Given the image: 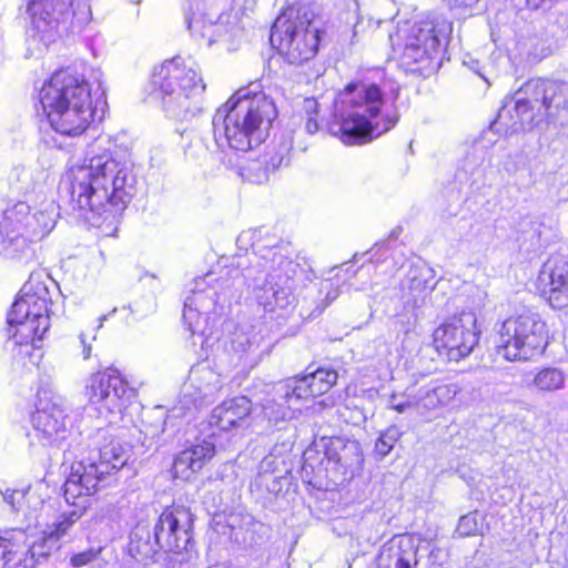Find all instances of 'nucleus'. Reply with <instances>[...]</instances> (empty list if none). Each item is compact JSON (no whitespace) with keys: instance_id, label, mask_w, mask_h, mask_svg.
Wrapping results in <instances>:
<instances>
[{"instance_id":"nucleus-1","label":"nucleus","mask_w":568,"mask_h":568,"mask_svg":"<svg viewBox=\"0 0 568 568\" xmlns=\"http://www.w3.org/2000/svg\"><path fill=\"white\" fill-rule=\"evenodd\" d=\"M240 243L251 242L252 252L236 257V271L253 286L258 305L266 312L287 308L306 276L290 244L280 242L266 227L243 232Z\"/></svg>"},{"instance_id":"nucleus-2","label":"nucleus","mask_w":568,"mask_h":568,"mask_svg":"<svg viewBox=\"0 0 568 568\" xmlns=\"http://www.w3.org/2000/svg\"><path fill=\"white\" fill-rule=\"evenodd\" d=\"M67 179L73 211L93 225L103 215L123 211L135 192L136 178L132 165L102 153L71 166Z\"/></svg>"},{"instance_id":"nucleus-3","label":"nucleus","mask_w":568,"mask_h":568,"mask_svg":"<svg viewBox=\"0 0 568 568\" xmlns=\"http://www.w3.org/2000/svg\"><path fill=\"white\" fill-rule=\"evenodd\" d=\"M276 118V106L260 83L240 88L213 115L215 143L242 152L253 150L267 139Z\"/></svg>"},{"instance_id":"nucleus-4","label":"nucleus","mask_w":568,"mask_h":568,"mask_svg":"<svg viewBox=\"0 0 568 568\" xmlns=\"http://www.w3.org/2000/svg\"><path fill=\"white\" fill-rule=\"evenodd\" d=\"M384 92L372 82L349 83L335 102L329 132L346 145L366 143L389 131L398 121L396 114L381 115Z\"/></svg>"},{"instance_id":"nucleus-5","label":"nucleus","mask_w":568,"mask_h":568,"mask_svg":"<svg viewBox=\"0 0 568 568\" xmlns=\"http://www.w3.org/2000/svg\"><path fill=\"white\" fill-rule=\"evenodd\" d=\"M39 98L51 128L60 135L80 136L93 120L91 84L70 69L54 72Z\"/></svg>"},{"instance_id":"nucleus-6","label":"nucleus","mask_w":568,"mask_h":568,"mask_svg":"<svg viewBox=\"0 0 568 568\" xmlns=\"http://www.w3.org/2000/svg\"><path fill=\"white\" fill-rule=\"evenodd\" d=\"M151 85L169 118L187 121L203 110L205 84L193 61L187 64L181 57L164 61L154 68Z\"/></svg>"},{"instance_id":"nucleus-7","label":"nucleus","mask_w":568,"mask_h":568,"mask_svg":"<svg viewBox=\"0 0 568 568\" xmlns=\"http://www.w3.org/2000/svg\"><path fill=\"white\" fill-rule=\"evenodd\" d=\"M95 445L87 460L74 463L64 483V495L69 501L81 495H92L106 475L120 470L129 460V449L109 429H98L92 438Z\"/></svg>"},{"instance_id":"nucleus-8","label":"nucleus","mask_w":568,"mask_h":568,"mask_svg":"<svg viewBox=\"0 0 568 568\" xmlns=\"http://www.w3.org/2000/svg\"><path fill=\"white\" fill-rule=\"evenodd\" d=\"M450 32L452 23L436 17L415 22L409 28H399L395 37L389 36V40L400 65L426 77L435 70L434 60L443 39Z\"/></svg>"},{"instance_id":"nucleus-9","label":"nucleus","mask_w":568,"mask_h":568,"mask_svg":"<svg viewBox=\"0 0 568 568\" xmlns=\"http://www.w3.org/2000/svg\"><path fill=\"white\" fill-rule=\"evenodd\" d=\"M49 284L54 282L44 270L33 271L7 315L8 324L26 339L40 341L50 328Z\"/></svg>"},{"instance_id":"nucleus-10","label":"nucleus","mask_w":568,"mask_h":568,"mask_svg":"<svg viewBox=\"0 0 568 568\" xmlns=\"http://www.w3.org/2000/svg\"><path fill=\"white\" fill-rule=\"evenodd\" d=\"M314 12L306 6L290 8L278 17L272 29L270 41L291 64H301L312 59L318 48L320 29Z\"/></svg>"},{"instance_id":"nucleus-11","label":"nucleus","mask_w":568,"mask_h":568,"mask_svg":"<svg viewBox=\"0 0 568 568\" xmlns=\"http://www.w3.org/2000/svg\"><path fill=\"white\" fill-rule=\"evenodd\" d=\"M497 352L510 362H526L544 353L547 345L546 324L532 312L506 318L498 328Z\"/></svg>"},{"instance_id":"nucleus-12","label":"nucleus","mask_w":568,"mask_h":568,"mask_svg":"<svg viewBox=\"0 0 568 568\" xmlns=\"http://www.w3.org/2000/svg\"><path fill=\"white\" fill-rule=\"evenodd\" d=\"M523 93L535 104L529 110L526 104L519 106L525 123H552L568 126V82L545 78L530 79L523 84Z\"/></svg>"},{"instance_id":"nucleus-13","label":"nucleus","mask_w":568,"mask_h":568,"mask_svg":"<svg viewBox=\"0 0 568 568\" xmlns=\"http://www.w3.org/2000/svg\"><path fill=\"white\" fill-rule=\"evenodd\" d=\"M237 276L239 271H235L232 283L223 277L213 278V274L195 280L192 294L185 298L183 310V322L193 335L206 334L209 314L215 312L216 306L226 301Z\"/></svg>"},{"instance_id":"nucleus-14","label":"nucleus","mask_w":568,"mask_h":568,"mask_svg":"<svg viewBox=\"0 0 568 568\" xmlns=\"http://www.w3.org/2000/svg\"><path fill=\"white\" fill-rule=\"evenodd\" d=\"M85 395L101 415H120L130 400L135 396V389L130 387L118 369L106 368L92 374L85 385Z\"/></svg>"},{"instance_id":"nucleus-15","label":"nucleus","mask_w":568,"mask_h":568,"mask_svg":"<svg viewBox=\"0 0 568 568\" xmlns=\"http://www.w3.org/2000/svg\"><path fill=\"white\" fill-rule=\"evenodd\" d=\"M32 440L42 446L60 445L68 437V406L65 400L49 392L39 394L36 410L31 414Z\"/></svg>"},{"instance_id":"nucleus-16","label":"nucleus","mask_w":568,"mask_h":568,"mask_svg":"<svg viewBox=\"0 0 568 568\" xmlns=\"http://www.w3.org/2000/svg\"><path fill=\"white\" fill-rule=\"evenodd\" d=\"M433 336L436 348L445 351L449 361L458 362L478 344L477 317L471 311H463L438 326Z\"/></svg>"},{"instance_id":"nucleus-17","label":"nucleus","mask_w":568,"mask_h":568,"mask_svg":"<svg viewBox=\"0 0 568 568\" xmlns=\"http://www.w3.org/2000/svg\"><path fill=\"white\" fill-rule=\"evenodd\" d=\"M193 515L184 507L166 508L154 525L159 548L164 551L187 550L192 540Z\"/></svg>"},{"instance_id":"nucleus-18","label":"nucleus","mask_w":568,"mask_h":568,"mask_svg":"<svg viewBox=\"0 0 568 568\" xmlns=\"http://www.w3.org/2000/svg\"><path fill=\"white\" fill-rule=\"evenodd\" d=\"M73 0H26V13L32 31L50 41L61 24L73 14Z\"/></svg>"},{"instance_id":"nucleus-19","label":"nucleus","mask_w":568,"mask_h":568,"mask_svg":"<svg viewBox=\"0 0 568 568\" xmlns=\"http://www.w3.org/2000/svg\"><path fill=\"white\" fill-rule=\"evenodd\" d=\"M334 369L320 367L302 377H295L277 384L280 398L307 399L327 393L337 381Z\"/></svg>"},{"instance_id":"nucleus-20","label":"nucleus","mask_w":568,"mask_h":568,"mask_svg":"<svg viewBox=\"0 0 568 568\" xmlns=\"http://www.w3.org/2000/svg\"><path fill=\"white\" fill-rule=\"evenodd\" d=\"M420 541L410 535H397L383 545L377 568H422Z\"/></svg>"},{"instance_id":"nucleus-21","label":"nucleus","mask_w":568,"mask_h":568,"mask_svg":"<svg viewBox=\"0 0 568 568\" xmlns=\"http://www.w3.org/2000/svg\"><path fill=\"white\" fill-rule=\"evenodd\" d=\"M538 284L554 308L568 306V263L564 258H548L539 272Z\"/></svg>"},{"instance_id":"nucleus-22","label":"nucleus","mask_w":568,"mask_h":568,"mask_svg":"<svg viewBox=\"0 0 568 568\" xmlns=\"http://www.w3.org/2000/svg\"><path fill=\"white\" fill-rule=\"evenodd\" d=\"M251 412L252 403L246 396L226 399L212 410L210 425L225 432L245 427Z\"/></svg>"},{"instance_id":"nucleus-23","label":"nucleus","mask_w":568,"mask_h":568,"mask_svg":"<svg viewBox=\"0 0 568 568\" xmlns=\"http://www.w3.org/2000/svg\"><path fill=\"white\" fill-rule=\"evenodd\" d=\"M229 19V16H221L217 21H212L193 13L186 17V23L193 36L206 39L207 45H212L219 41L233 42L241 33L236 23H231Z\"/></svg>"},{"instance_id":"nucleus-24","label":"nucleus","mask_w":568,"mask_h":568,"mask_svg":"<svg viewBox=\"0 0 568 568\" xmlns=\"http://www.w3.org/2000/svg\"><path fill=\"white\" fill-rule=\"evenodd\" d=\"M526 104L529 110H535V104L529 101V98L523 93V87L516 93L513 102L507 103L498 111L496 120L490 124V129L497 133L511 134L519 131H529L534 128L540 126V123H525L521 119L519 106Z\"/></svg>"},{"instance_id":"nucleus-25","label":"nucleus","mask_w":568,"mask_h":568,"mask_svg":"<svg viewBox=\"0 0 568 568\" xmlns=\"http://www.w3.org/2000/svg\"><path fill=\"white\" fill-rule=\"evenodd\" d=\"M435 273L425 262L412 263L409 270L402 281V290L405 293L406 303L414 307L424 303L426 296L433 291Z\"/></svg>"},{"instance_id":"nucleus-26","label":"nucleus","mask_w":568,"mask_h":568,"mask_svg":"<svg viewBox=\"0 0 568 568\" xmlns=\"http://www.w3.org/2000/svg\"><path fill=\"white\" fill-rule=\"evenodd\" d=\"M457 384H446L439 382H429L420 387L414 386L415 410L419 414L438 409L448 405L459 393Z\"/></svg>"},{"instance_id":"nucleus-27","label":"nucleus","mask_w":568,"mask_h":568,"mask_svg":"<svg viewBox=\"0 0 568 568\" xmlns=\"http://www.w3.org/2000/svg\"><path fill=\"white\" fill-rule=\"evenodd\" d=\"M215 446L213 443L203 440L182 450L174 459V477L189 480L200 471L203 466L214 456Z\"/></svg>"},{"instance_id":"nucleus-28","label":"nucleus","mask_w":568,"mask_h":568,"mask_svg":"<svg viewBox=\"0 0 568 568\" xmlns=\"http://www.w3.org/2000/svg\"><path fill=\"white\" fill-rule=\"evenodd\" d=\"M260 336L253 329L250 332L236 328L226 344V352L231 355L234 366L255 365L258 362Z\"/></svg>"},{"instance_id":"nucleus-29","label":"nucleus","mask_w":568,"mask_h":568,"mask_svg":"<svg viewBox=\"0 0 568 568\" xmlns=\"http://www.w3.org/2000/svg\"><path fill=\"white\" fill-rule=\"evenodd\" d=\"M2 239L0 242V253L6 258L17 260L22 263L33 261L36 255L34 241L27 231L9 227L1 229Z\"/></svg>"},{"instance_id":"nucleus-30","label":"nucleus","mask_w":568,"mask_h":568,"mask_svg":"<svg viewBox=\"0 0 568 568\" xmlns=\"http://www.w3.org/2000/svg\"><path fill=\"white\" fill-rule=\"evenodd\" d=\"M2 497L14 511L22 514L28 526L38 524L39 517L44 507V499L38 489H7L2 493Z\"/></svg>"},{"instance_id":"nucleus-31","label":"nucleus","mask_w":568,"mask_h":568,"mask_svg":"<svg viewBox=\"0 0 568 568\" xmlns=\"http://www.w3.org/2000/svg\"><path fill=\"white\" fill-rule=\"evenodd\" d=\"M30 537L24 529H11L0 536V561L2 568L8 565L27 568Z\"/></svg>"},{"instance_id":"nucleus-32","label":"nucleus","mask_w":568,"mask_h":568,"mask_svg":"<svg viewBox=\"0 0 568 568\" xmlns=\"http://www.w3.org/2000/svg\"><path fill=\"white\" fill-rule=\"evenodd\" d=\"M324 456L327 463L345 471L358 468L363 463L361 446L356 440H346L342 437H334L325 445Z\"/></svg>"},{"instance_id":"nucleus-33","label":"nucleus","mask_w":568,"mask_h":568,"mask_svg":"<svg viewBox=\"0 0 568 568\" xmlns=\"http://www.w3.org/2000/svg\"><path fill=\"white\" fill-rule=\"evenodd\" d=\"M222 387L220 375L206 364H197L190 371L185 390L194 389L189 395L193 397V402L197 403L210 400Z\"/></svg>"},{"instance_id":"nucleus-34","label":"nucleus","mask_w":568,"mask_h":568,"mask_svg":"<svg viewBox=\"0 0 568 568\" xmlns=\"http://www.w3.org/2000/svg\"><path fill=\"white\" fill-rule=\"evenodd\" d=\"M64 499L65 495L63 494ZM87 495H81L75 498H71L69 501L65 500L67 504L71 505L73 508L69 510H63L54 523L47 526V529L61 542L62 539L69 536L73 529V526L79 521V519L83 516L87 508V500L82 499Z\"/></svg>"},{"instance_id":"nucleus-35","label":"nucleus","mask_w":568,"mask_h":568,"mask_svg":"<svg viewBox=\"0 0 568 568\" xmlns=\"http://www.w3.org/2000/svg\"><path fill=\"white\" fill-rule=\"evenodd\" d=\"M61 548V542L45 528L29 541L27 568H33Z\"/></svg>"},{"instance_id":"nucleus-36","label":"nucleus","mask_w":568,"mask_h":568,"mask_svg":"<svg viewBox=\"0 0 568 568\" xmlns=\"http://www.w3.org/2000/svg\"><path fill=\"white\" fill-rule=\"evenodd\" d=\"M159 544L155 540L154 532L151 536L150 530L144 525H136L130 536L129 552L139 561L152 558L159 550Z\"/></svg>"},{"instance_id":"nucleus-37","label":"nucleus","mask_w":568,"mask_h":568,"mask_svg":"<svg viewBox=\"0 0 568 568\" xmlns=\"http://www.w3.org/2000/svg\"><path fill=\"white\" fill-rule=\"evenodd\" d=\"M566 373L555 366H545L536 371L529 386L539 393H556L565 388Z\"/></svg>"},{"instance_id":"nucleus-38","label":"nucleus","mask_w":568,"mask_h":568,"mask_svg":"<svg viewBox=\"0 0 568 568\" xmlns=\"http://www.w3.org/2000/svg\"><path fill=\"white\" fill-rule=\"evenodd\" d=\"M297 402L298 400H296V399L287 400L286 398L285 399L280 398L278 394H277V384H276L274 386L273 397L265 399L262 405L263 416L271 424L277 425L280 422H284L291 416V410L294 409V405Z\"/></svg>"},{"instance_id":"nucleus-39","label":"nucleus","mask_w":568,"mask_h":568,"mask_svg":"<svg viewBox=\"0 0 568 568\" xmlns=\"http://www.w3.org/2000/svg\"><path fill=\"white\" fill-rule=\"evenodd\" d=\"M54 224L55 220L52 214L39 211L26 221L24 230L38 240L49 234L53 230Z\"/></svg>"},{"instance_id":"nucleus-40","label":"nucleus","mask_w":568,"mask_h":568,"mask_svg":"<svg viewBox=\"0 0 568 568\" xmlns=\"http://www.w3.org/2000/svg\"><path fill=\"white\" fill-rule=\"evenodd\" d=\"M275 463L274 457L266 456L260 464V473L255 479V485L258 487H265L268 493L276 494L281 490V483L278 477L275 476L273 464Z\"/></svg>"},{"instance_id":"nucleus-41","label":"nucleus","mask_w":568,"mask_h":568,"mask_svg":"<svg viewBox=\"0 0 568 568\" xmlns=\"http://www.w3.org/2000/svg\"><path fill=\"white\" fill-rule=\"evenodd\" d=\"M30 215V207L26 202H18L4 212L1 229L16 227L24 231V223Z\"/></svg>"},{"instance_id":"nucleus-42","label":"nucleus","mask_w":568,"mask_h":568,"mask_svg":"<svg viewBox=\"0 0 568 568\" xmlns=\"http://www.w3.org/2000/svg\"><path fill=\"white\" fill-rule=\"evenodd\" d=\"M242 170V175L252 183L261 184L268 180L270 169L263 163V160L252 161Z\"/></svg>"},{"instance_id":"nucleus-43","label":"nucleus","mask_w":568,"mask_h":568,"mask_svg":"<svg viewBox=\"0 0 568 568\" xmlns=\"http://www.w3.org/2000/svg\"><path fill=\"white\" fill-rule=\"evenodd\" d=\"M105 320V316L100 318V324L92 328L91 332H81L73 341L72 348L74 352L81 351V355L83 359H89L91 356V342L95 341V332L102 326V322Z\"/></svg>"},{"instance_id":"nucleus-44","label":"nucleus","mask_w":568,"mask_h":568,"mask_svg":"<svg viewBox=\"0 0 568 568\" xmlns=\"http://www.w3.org/2000/svg\"><path fill=\"white\" fill-rule=\"evenodd\" d=\"M400 432L396 426L388 427L385 432L381 434L375 444L376 453L385 457L393 449L395 443L399 439Z\"/></svg>"},{"instance_id":"nucleus-45","label":"nucleus","mask_w":568,"mask_h":568,"mask_svg":"<svg viewBox=\"0 0 568 568\" xmlns=\"http://www.w3.org/2000/svg\"><path fill=\"white\" fill-rule=\"evenodd\" d=\"M403 398H404V400H397L398 396L393 394L389 398L388 407L390 409L396 410L399 414H403L412 408L415 409L414 402H416V398H415V393H414V386H409L406 388V390L403 395Z\"/></svg>"},{"instance_id":"nucleus-46","label":"nucleus","mask_w":568,"mask_h":568,"mask_svg":"<svg viewBox=\"0 0 568 568\" xmlns=\"http://www.w3.org/2000/svg\"><path fill=\"white\" fill-rule=\"evenodd\" d=\"M478 513H469L460 517L456 531L462 537L476 535L479 531Z\"/></svg>"},{"instance_id":"nucleus-47","label":"nucleus","mask_w":568,"mask_h":568,"mask_svg":"<svg viewBox=\"0 0 568 568\" xmlns=\"http://www.w3.org/2000/svg\"><path fill=\"white\" fill-rule=\"evenodd\" d=\"M290 149L291 146L287 143H284L280 145L274 155H264L263 163L266 164V166L270 169V172L281 168L282 165L288 164L290 160L287 155L290 153Z\"/></svg>"},{"instance_id":"nucleus-48","label":"nucleus","mask_w":568,"mask_h":568,"mask_svg":"<svg viewBox=\"0 0 568 568\" xmlns=\"http://www.w3.org/2000/svg\"><path fill=\"white\" fill-rule=\"evenodd\" d=\"M318 292L321 295H324V304L321 306V312L339 296L338 287L329 280L321 282Z\"/></svg>"},{"instance_id":"nucleus-49","label":"nucleus","mask_w":568,"mask_h":568,"mask_svg":"<svg viewBox=\"0 0 568 568\" xmlns=\"http://www.w3.org/2000/svg\"><path fill=\"white\" fill-rule=\"evenodd\" d=\"M427 552L426 561L423 560L422 568H440L443 565L444 552L439 548L429 549V544L420 546V551Z\"/></svg>"},{"instance_id":"nucleus-50","label":"nucleus","mask_w":568,"mask_h":568,"mask_svg":"<svg viewBox=\"0 0 568 568\" xmlns=\"http://www.w3.org/2000/svg\"><path fill=\"white\" fill-rule=\"evenodd\" d=\"M101 549L90 548L84 551L73 555L70 559V564L74 568H81L97 559Z\"/></svg>"},{"instance_id":"nucleus-51","label":"nucleus","mask_w":568,"mask_h":568,"mask_svg":"<svg viewBox=\"0 0 568 568\" xmlns=\"http://www.w3.org/2000/svg\"><path fill=\"white\" fill-rule=\"evenodd\" d=\"M164 419L160 417L155 425L145 426V429L143 430L145 434V440L152 442L153 439L158 438L164 430ZM142 445L150 446L151 443L146 444L143 442Z\"/></svg>"},{"instance_id":"nucleus-52","label":"nucleus","mask_w":568,"mask_h":568,"mask_svg":"<svg viewBox=\"0 0 568 568\" xmlns=\"http://www.w3.org/2000/svg\"><path fill=\"white\" fill-rule=\"evenodd\" d=\"M318 454L317 450L313 448H307L303 454L304 459V469L311 468L312 470H315L316 464H315V456Z\"/></svg>"},{"instance_id":"nucleus-53","label":"nucleus","mask_w":568,"mask_h":568,"mask_svg":"<svg viewBox=\"0 0 568 568\" xmlns=\"http://www.w3.org/2000/svg\"><path fill=\"white\" fill-rule=\"evenodd\" d=\"M305 129L308 133L314 134L318 130V123L317 120L313 116H310L305 123Z\"/></svg>"},{"instance_id":"nucleus-54","label":"nucleus","mask_w":568,"mask_h":568,"mask_svg":"<svg viewBox=\"0 0 568 568\" xmlns=\"http://www.w3.org/2000/svg\"><path fill=\"white\" fill-rule=\"evenodd\" d=\"M552 1L554 0H526V4L528 8L536 10L542 7L544 4L550 3Z\"/></svg>"},{"instance_id":"nucleus-55","label":"nucleus","mask_w":568,"mask_h":568,"mask_svg":"<svg viewBox=\"0 0 568 568\" xmlns=\"http://www.w3.org/2000/svg\"><path fill=\"white\" fill-rule=\"evenodd\" d=\"M552 1L554 0H526V4L528 8L536 10L542 7L544 4L550 3Z\"/></svg>"},{"instance_id":"nucleus-56","label":"nucleus","mask_w":568,"mask_h":568,"mask_svg":"<svg viewBox=\"0 0 568 568\" xmlns=\"http://www.w3.org/2000/svg\"><path fill=\"white\" fill-rule=\"evenodd\" d=\"M452 4L456 7H471L477 3L478 0H448Z\"/></svg>"},{"instance_id":"nucleus-57","label":"nucleus","mask_w":568,"mask_h":568,"mask_svg":"<svg viewBox=\"0 0 568 568\" xmlns=\"http://www.w3.org/2000/svg\"><path fill=\"white\" fill-rule=\"evenodd\" d=\"M379 250H383V252L387 254L390 251L389 243L382 244L381 247L378 248V251Z\"/></svg>"},{"instance_id":"nucleus-58","label":"nucleus","mask_w":568,"mask_h":568,"mask_svg":"<svg viewBox=\"0 0 568 568\" xmlns=\"http://www.w3.org/2000/svg\"><path fill=\"white\" fill-rule=\"evenodd\" d=\"M307 108H311L313 105H316V102L314 100H306Z\"/></svg>"},{"instance_id":"nucleus-59","label":"nucleus","mask_w":568,"mask_h":568,"mask_svg":"<svg viewBox=\"0 0 568 568\" xmlns=\"http://www.w3.org/2000/svg\"><path fill=\"white\" fill-rule=\"evenodd\" d=\"M386 253L383 252L382 255H379V257L376 260V262H381V258H382V262H385V260H387V256H384Z\"/></svg>"},{"instance_id":"nucleus-60","label":"nucleus","mask_w":568,"mask_h":568,"mask_svg":"<svg viewBox=\"0 0 568 568\" xmlns=\"http://www.w3.org/2000/svg\"><path fill=\"white\" fill-rule=\"evenodd\" d=\"M386 253L383 252L382 255H379V257L376 260V262H381V258H382V262H385V260H387V256H384Z\"/></svg>"},{"instance_id":"nucleus-61","label":"nucleus","mask_w":568,"mask_h":568,"mask_svg":"<svg viewBox=\"0 0 568 568\" xmlns=\"http://www.w3.org/2000/svg\"><path fill=\"white\" fill-rule=\"evenodd\" d=\"M386 253L383 252L382 255H379V257L376 260V262H381V258H382V262H385V260H387V256H384Z\"/></svg>"},{"instance_id":"nucleus-62","label":"nucleus","mask_w":568,"mask_h":568,"mask_svg":"<svg viewBox=\"0 0 568 568\" xmlns=\"http://www.w3.org/2000/svg\"><path fill=\"white\" fill-rule=\"evenodd\" d=\"M386 253L383 252L382 255H379V257L376 260V262H381V258H382V262H385V260H387V256H384Z\"/></svg>"},{"instance_id":"nucleus-63","label":"nucleus","mask_w":568,"mask_h":568,"mask_svg":"<svg viewBox=\"0 0 568 568\" xmlns=\"http://www.w3.org/2000/svg\"><path fill=\"white\" fill-rule=\"evenodd\" d=\"M21 174L27 178L28 175H30V172L26 169H22Z\"/></svg>"},{"instance_id":"nucleus-64","label":"nucleus","mask_w":568,"mask_h":568,"mask_svg":"<svg viewBox=\"0 0 568 568\" xmlns=\"http://www.w3.org/2000/svg\"><path fill=\"white\" fill-rule=\"evenodd\" d=\"M365 270H366V266H364V265H363V266L358 270V272H359V273H363Z\"/></svg>"}]
</instances>
